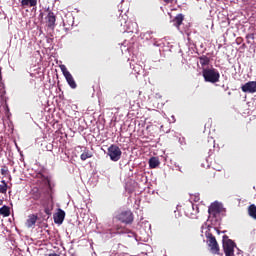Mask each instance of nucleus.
<instances>
[{
	"label": "nucleus",
	"mask_w": 256,
	"mask_h": 256,
	"mask_svg": "<svg viewBox=\"0 0 256 256\" xmlns=\"http://www.w3.org/2000/svg\"><path fill=\"white\" fill-rule=\"evenodd\" d=\"M222 247L225 256H235V247H237V244L233 240L229 239V236H223Z\"/></svg>",
	"instance_id": "obj_2"
},
{
	"label": "nucleus",
	"mask_w": 256,
	"mask_h": 256,
	"mask_svg": "<svg viewBox=\"0 0 256 256\" xmlns=\"http://www.w3.org/2000/svg\"><path fill=\"white\" fill-rule=\"evenodd\" d=\"M248 214H249V216H250L252 219H255V220H256V206H255V204H251V205L248 207Z\"/></svg>",
	"instance_id": "obj_18"
},
{
	"label": "nucleus",
	"mask_w": 256,
	"mask_h": 256,
	"mask_svg": "<svg viewBox=\"0 0 256 256\" xmlns=\"http://www.w3.org/2000/svg\"><path fill=\"white\" fill-rule=\"evenodd\" d=\"M0 205H3V200H0Z\"/></svg>",
	"instance_id": "obj_27"
},
{
	"label": "nucleus",
	"mask_w": 256,
	"mask_h": 256,
	"mask_svg": "<svg viewBox=\"0 0 256 256\" xmlns=\"http://www.w3.org/2000/svg\"><path fill=\"white\" fill-rule=\"evenodd\" d=\"M161 162H159V158L157 157H152L149 159V167L150 169H157L159 167Z\"/></svg>",
	"instance_id": "obj_15"
},
{
	"label": "nucleus",
	"mask_w": 256,
	"mask_h": 256,
	"mask_svg": "<svg viewBox=\"0 0 256 256\" xmlns=\"http://www.w3.org/2000/svg\"><path fill=\"white\" fill-rule=\"evenodd\" d=\"M64 77L71 89H77V83L75 82V79L73 78V75H71V73L66 74V76Z\"/></svg>",
	"instance_id": "obj_11"
},
{
	"label": "nucleus",
	"mask_w": 256,
	"mask_h": 256,
	"mask_svg": "<svg viewBox=\"0 0 256 256\" xmlns=\"http://www.w3.org/2000/svg\"><path fill=\"white\" fill-rule=\"evenodd\" d=\"M48 256H61V255H59V254H57V253H51V254H49Z\"/></svg>",
	"instance_id": "obj_26"
},
{
	"label": "nucleus",
	"mask_w": 256,
	"mask_h": 256,
	"mask_svg": "<svg viewBox=\"0 0 256 256\" xmlns=\"http://www.w3.org/2000/svg\"><path fill=\"white\" fill-rule=\"evenodd\" d=\"M209 215H212V217H217L219 213H221V204L219 202L212 203L208 208Z\"/></svg>",
	"instance_id": "obj_6"
},
{
	"label": "nucleus",
	"mask_w": 256,
	"mask_h": 256,
	"mask_svg": "<svg viewBox=\"0 0 256 256\" xmlns=\"http://www.w3.org/2000/svg\"><path fill=\"white\" fill-rule=\"evenodd\" d=\"M116 219L125 225H131L134 221L133 212L131 210L122 211L116 216Z\"/></svg>",
	"instance_id": "obj_5"
},
{
	"label": "nucleus",
	"mask_w": 256,
	"mask_h": 256,
	"mask_svg": "<svg viewBox=\"0 0 256 256\" xmlns=\"http://www.w3.org/2000/svg\"><path fill=\"white\" fill-rule=\"evenodd\" d=\"M206 239L210 253H212V255L223 256V253H221V248L219 247V243L217 242V238H215L213 234L208 233L206 234Z\"/></svg>",
	"instance_id": "obj_1"
},
{
	"label": "nucleus",
	"mask_w": 256,
	"mask_h": 256,
	"mask_svg": "<svg viewBox=\"0 0 256 256\" xmlns=\"http://www.w3.org/2000/svg\"><path fill=\"white\" fill-rule=\"evenodd\" d=\"M44 213H46V215H51V210L49 208H45Z\"/></svg>",
	"instance_id": "obj_24"
},
{
	"label": "nucleus",
	"mask_w": 256,
	"mask_h": 256,
	"mask_svg": "<svg viewBox=\"0 0 256 256\" xmlns=\"http://www.w3.org/2000/svg\"><path fill=\"white\" fill-rule=\"evenodd\" d=\"M1 175H4V176L9 175V168H7V166H3L1 168Z\"/></svg>",
	"instance_id": "obj_22"
},
{
	"label": "nucleus",
	"mask_w": 256,
	"mask_h": 256,
	"mask_svg": "<svg viewBox=\"0 0 256 256\" xmlns=\"http://www.w3.org/2000/svg\"><path fill=\"white\" fill-rule=\"evenodd\" d=\"M53 219L56 225H63V221H65V212L63 209L59 208L57 213L54 214Z\"/></svg>",
	"instance_id": "obj_8"
},
{
	"label": "nucleus",
	"mask_w": 256,
	"mask_h": 256,
	"mask_svg": "<svg viewBox=\"0 0 256 256\" xmlns=\"http://www.w3.org/2000/svg\"><path fill=\"white\" fill-rule=\"evenodd\" d=\"M202 75L204 77V81L207 83H219V79L221 77V74H219V71L217 69H204L202 71Z\"/></svg>",
	"instance_id": "obj_3"
},
{
	"label": "nucleus",
	"mask_w": 256,
	"mask_h": 256,
	"mask_svg": "<svg viewBox=\"0 0 256 256\" xmlns=\"http://www.w3.org/2000/svg\"><path fill=\"white\" fill-rule=\"evenodd\" d=\"M172 21L174 23V27H177V29H179L181 25H183V21H185V16L183 14H178Z\"/></svg>",
	"instance_id": "obj_10"
},
{
	"label": "nucleus",
	"mask_w": 256,
	"mask_h": 256,
	"mask_svg": "<svg viewBox=\"0 0 256 256\" xmlns=\"http://www.w3.org/2000/svg\"><path fill=\"white\" fill-rule=\"evenodd\" d=\"M243 93H256V81H249L241 87Z\"/></svg>",
	"instance_id": "obj_7"
},
{
	"label": "nucleus",
	"mask_w": 256,
	"mask_h": 256,
	"mask_svg": "<svg viewBox=\"0 0 256 256\" xmlns=\"http://www.w3.org/2000/svg\"><path fill=\"white\" fill-rule=\"evenodd\" d=\"M31 197L34 201H39V199H41V191L39 188H33L31 190Z\"/></svg>",
	"instance_id": "obj_16"
},
{
	"label": "nucleus",
	"mask_w": 256,
	"mask_h": 256,
	"mask_svg": "<svg viewBox=\"0 0 256 256\" xmlns=\"http://www.w3.org/2000/svg\"><path fill=\"white\" fill-rule=\"evenodd\" d=\"M21 7L23 9L26 7H37V0H21Z\"/></svg>",
	"instance_id": "obj_13"
},
{
	"label": "nucleus",
	"mask_w": 256,
	"mask_h": 256,
	"mask_svg": "<svg viewBox=\"0 0 256 256\" xmlns=\"http://www.w3.org/2000/svg\"><path fill=\"white\" fill-rule=\"evenodd\" d=\"M93 157V152L89 151V149L85 148L83 153L80 155L81 161H87V159H91Z\"/></svg>",
	"instance_id": "obj_14"
},
{
	"label": "nucleus",
	"mask_w": 256,
	"mask_h": 256,
	"mask_svg": "<svg viewBox=\"0 0 256 256\" xmlns=\"http://www.w3.org/2000/svg\"><path fill=\"white\" fill-rule=\"evenodd\" d=\"M163 1H164V3L169 4V3H173L174 0H163Z\"/></svg>",
	"instance_id": "obj_25"
},
{
	"label": "nucleus",
	"mask_w": 256,
	"mask_h": 256,
	"mask_svg": "<svg viewBox=\"0 0 256 256\" xmlns=\"http://www.w3.org/2000/svg\"><path fill=\"white\" fill-rule=\"evenodd\" d=\"M3 185H0V193H7V183L2 180Z\"/></svg>",
	"instance_id": "obj_21"
},
{
	"label": "nucleus",
	"mask_w": 256,
	"mask_h": 256,
	"mask_svg": "<svg viewBox=\"0 0 256 256\" xmlns=\"http://www.w3.org/2000/svg\"><path fill=\"white\" fill-rule=\"evenodd\" d=\"M60 69H61V71H62L64 77H66L68 73H71V72H69V71L67 70V67H66L65 65H61V66H60Z\"/></svg>",
	"instance_id": "obj_23"
},
{
	"label": "nucleus",
	"mask_w": 256,
	"mask_h": 256,
	"mask_svg": "<svg viewBox=\"0 0 256 256\" xmlns=\"http://www.w3.org/2000/svg\"><path fill=\"white\" fill-rule=\"evenodd\" d=\"M121 155H123V152L119 146L112 144L108 147V156L110 157L111 161H119V159H121Z\"/></svg>",
	"instance_id": "obj_4"
},
{
	"label": "nucleus",
	"mask_w": 256,
	"mask_h": 256,
	"mask_svg": "<svg viewBox=\"0 0 256 256\" xmlns=\"http://www.w3.org/2000/svg\"><path fill=\"white\" fill-rule=\"evenodd\" d=\"M56 21H57V18L55 17V13H53L52 11L48 12V15L46 17L47 27H49L50 29H53V27H55Z\"/></svg>",
	"instance_id": "obj_9"
},
{
	"label": "nucleus",
	"mask_w": 256,
	"mask_h": 256,
	"mask_svg": "<svg viewBox=\"0 0 256 256\" xmlns=\"http://www.w3.org/2000/svg\"><path fill=\"white\" fill-rule=\"evenodd\" d=\"M199 61H200V65H202V67H205V66L209 65L211 60L209 59V57L204 55V56L199 57Z\"/></svg>",
	"instance_id": "obj_19"
},
{
	"label": "nucleus",
	"mask_w": 256,
	"mask_h": 256,
	"mask_svg": "<svg viewBox=\"0 0 256 256\" xmlns=\"http://www.w3.org/2000/svg\"><path fill=\"white\" fill-rule=\"evenodd\" d=\"M0 215L3 217H9V215H11V208H9L7 205L2 206L0 208Z\"/></svg>",
	"instance_id": "obj_17"
},
{
	"label": "nucleus",
	"mask_w": 256,
	"mask_h": 256,
	"mask_svg": "<svg viewBox=\"0 0 256 256\" xmlns=\"http://www.w3.org/2000/svg\"><path fill=\"white\" fill-rule=\"evenodd\" d=\"M37 215L32 214L28 216V219L26 221V226L31 229V227H35V223H37Z\"/></svg>",
	"instance_id": "obj_12"
},
{
	"label": "nucleus",
	"mask_w": 256,
	"mask_h": 256,
	"mask_svg": "<svg viewBox=\"0 0 256 256\" xmlns=\"http://www.w3.org/2000/svg\"><path fill=\"white\" fill-rule=\"evenodd\" d=\"M116 231L117 233L121 234V233H131V231L125 227L122 226H116Z\"/></svg>",
	"instance_id": "obj_20"
}]
</instances>
